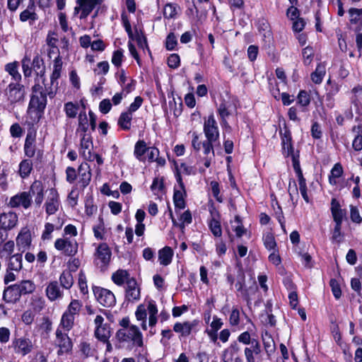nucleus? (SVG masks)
Listing matches in <instances>:
<instances>
[{"label":"nucleus","mask_w":362,"mask_h":362,"mask_svg":"<svg viewBox=\"0 0 362 362\" xmlns=\"http://www.w3.org/2000/svg\"><path fill=\"white\" fill-rule=\"evenodd\" d=\"M115 337L119 343L132 342L134 346L139 347L144 346L143 335L136 325H131L130 327L118 329Z\"/></svg>","instance_id":"nucleus-1"},{"label":"nucleus","mask_w":362,"mask_h":362,"mask_svg":"<svg viewBox=\"0 0 362 362\" xmlns=\"http://www.w3.org/2000/svg\"><path fill=\"white\" fill-rule=\"evenodd\" d=\"M8 100L13 104L24 100L25 86L21 83H10L5 90Z\"/></svg>","instance_id":"nucleus-2"},{"label":"nucleus","mask_w":362,"mask_h":362,"mask_svg":"<svg viewBox=\"0 0 362 362\" xmlns=\"http://www.w3.org/2000/svg\"><path fill=\"white\" fill-rule=\"evenodd\" d=\"M93 291L96 300L104 307L110 308L116 303L115 296L112 291L99 286H93Z\"/></svg>","instance_id":"nucleus-3"},{"label":"nucleus","mask_w":362,"mask_h":362,"mask_svg":"<svg viewBox=\"0 0 362 362\" xmlns=\"http://www.w3.org/2000/svg\"><path fill=\"white\" fill-rule=\"evenodd\" d=\"M55 346L59 347L57 351L58 356H62L64 354H69L73 349V343L67 334L62 332L59 329L56 330Z\"/></svg>","instance_id":"nucleus-4"},{"label":"nucleus","mask_w":362,"mask_h":362,"mask_svg":"<svg viewBox=\"0 0 362 362\" xmlns=\"http://www.w3.org/2000/svg\"><path fill=\"white\" fill-rule=\"evenodd\" d=\"M54 247L69 257L74 256L78 252V243L69 238H58L54 242Z\"/></svg>","instance_id":"nucleus-5"},{"label":"nucleus","mask_w":362,"mask_h":362,"mask_svg":"<svg viewBox=\"0 0 362 362\" xmlns=\"http://www.w3.org/2000/svg\"><path fill=\"white\" fill-rule=\"evenodd\" d=\"M204 133L206 140L215 142L218 140V127L213 114H211L207 118H204Z\"/></svg>","instance_id":"nucleus-6"},{"label":"nucleus","mask_w":362,"mask_h":362,"mask_svg":"<svg viewBox=\"0 0 362 362\" xmlns=\"http://www.w3.org/2000/svg\"><path fill=\"white\" fill-rule=\"evenodd\" d=\"M77 6L74 8V13H80V19L86 18L93 11L96 6L101 4V0H76Z\"/></svg>","instance_id":"nucleus-7"},{"label":"nucleus","mask_w":362,"mask_h":362,"mask_svg":"<svg viewBox=\"0 0 362 362\" xmlns=\"http://www.w3.org/2000/svg\"><path fill=\"white\" fill-rule=\"evenodd\" d=\"M95 256L96 257V264L100 268L105 267L110 262L112 252L108 245L105 243H100L95 251Z\"/></svg>","instance_id":"nucleus-8"},{"label":"nucleus","mask_w":362,"mask_h":362,"mask_svg":"<svg viewBox=\"0 0 362 362\" xmlns=\"http://www.w3.org/2000/svg\"><path fill=\"white\" fill-rule=\"evenodd\" d=\"M16 241L18 250L22 253L29 250L32 243L30 229L27 227L22 228L16 237Z\"/></svg>","instance_id":"nucleus-9"},{"label":"nucleus","mask_w":362,"mask_h":362,"mask_svg":"<svg viewBox=\"0 0 362 362\" xmlns=\"http://www.w3.org/2000/svg\"><path fill=\"white\" fill-rule=\"evenodd\" d=\"M32 202L31 197L24 191L11 197L8 205L12 208L22 206L27 209L31 206Z\"/></svg>","instance_id":"nucleus-10"},{"label":"nucleus","mask_w":362,"mask_h":362,"mask_svg":"<svg viewBox=\"0 0 362 362\" xmlns=\"http://www.w3.org/2000/svg\"><path fill=\"white\" fill-rule=\"evenodd\" d=\"M21 296L19 286L15 284L4 288L2 299L7 303L15 304L21 300Z\"/></svg>","instance_id":"nucleus-11"},{"label":"nucleus","mask_w":362,"mask_h":362,"mask_svg":"<svg viewBox=\"0 0 362 362\" xmlns=\"http://www.w3.org/2000/svg\"><path fill=\"white\" fill-rule=\"evenodd\" d=\"M12 345L15 353L23 356L30 353L33 348L31 340L25 337L15 339Z\"/></svg>","instance_id":"nucleus-12"},{"label":"nucleus","mask_w":362,"mask_h":362,"mask_svg":"<svg viewBox=\"0 0 362 362\" xmlns=\"http://www.w3.org/2000/svg\"><path fill=\"white\" fill-rule=\"evenodd\" d=\"M79 180L78 184L80 187L83 190L89 184L91 180L92 173L90 165L84 162L82 163L77 170Z\"/></svg>","instance_id":"nucleus-13"},{"label":"nucleus","mask_w":362,"mask_h":362,"mask_svg":"<svg viewBox=\"0 0 362 362\" xmlns=\"http://www.w3.org/2000/svg\"><path fill=\"white\" fill-rule=\"evenodd\" d=\"M36 5L34 0H29L27 8L21 12L19 19L21 22L29 21L30 25H33L39 17L36 13Z\"/></svg>","instance_id":"nucleus-14"},{"label":"nucleus","mask_w":362,"mask_h":362,"mask_svg":"<svg viewBox=\"0 0 362 362\" xmlns=\"http://www.w3.org/2000/svg\"><path fill=\"white\" fill-rule=\"evenodd\" d=\"M29 196L35 197L36 206H40L44 199V186L40 180H35L30 185L29 190L25 191Z\"/></svg>","instance_id":"nucleus-15"},{"label":"nucleus","mask_w":362,"mask_h":362,"mask_svg":"<svg viewBox=\"0 0 362 362\" xmlns=\"http://www.w3.org/2000/svg\"><path fill=\"white\" fill-rule=\"evenodd\" d=\"M45 211L48 215L54 214L59 209V198L57 191L52 188L50 189L49 195L45 202Z\"/></svg>","instance_id":"nucleus-16"},{"label":"nucleus","mask_w":362,"mask_h":362,"mask_svg":"<svg viewBox=\"0 0 362 362\" xmlns=\"http://www.w3.org/2000/svg\"><path fill=\"white\" fill-rule=\"evenodd\" d=\"M18 221V217L15 212L9 211L0 215V226L8 231L15 228Z\"/></svg>","instance_id":"nucleus-17"},{"label":"nucleus","mask_w":362,"mask_h":362,"mask_svg":"<svg viewBox=\"0 0 362 362\" xmlns=\"http://www.w3.org/2000/svg\"><path fill=\"white\" fill-rule=\"evenodd\" d=\"M125 298L128 301L138 300L140 298V288L134 278H131L127 281Z\"/></svg>","instance_id":"nucleus-18"},{"label":"nucleus","mask_w":362,"mask_h":362,"mask_svg":"<svg viewBox=\"0 0 362 362\" xmlns=\"http://www.w3.org/2000/svg\"><path fill=\"white\" fill-rule=\"evenodd\" d=\"M60 286H61L57 281H52L48 284L45 289V293L47 298L50 301H55L63 298L64 292Z\"/></svg>","instance_id":"nucleus-19"},{"label":"nucleus","mask_w":362,"mask_h":362,"mask_svg":"<svg viewBox=\"0 0 362 362\" xmlns=\"http://www.w3.org/2000/svg\"><path fill=\"white\" fill-rule=\"evenodd\" d=\"M281 143L284 154L286 156H293L296 155L294 153V148L292 145V137L289 130H285L284 133L281 134Z\"/></svg>","instance_id":"nucleus-20"},{"label":"nucleus","mask_w":362,"mask_h":362,"mask_svg":"<svg viewBox=\"0 0 362 362\" xmlns=\"http://www.w3.org/2000/svg\"><path fill=\"white\" fill-rule=\"evenodd\" d=\"M93 148V142L90 136H82L81 139V155L86 160H93V154L91 150Z\"/></svg>","instance_id":"nucleus-21"},{"label":"nucleus","mask_w":362,"mask_h":362,"mask_svg":"<svg viewBox=\"0 0 362 362\" xmlns=\"http://www.w3.org/2000/svg\"><path fill=\"white\" fill-rule=\"evenodd\" d=\"M197 325L198 321L197 320L192 322L186 321L183 323L176 322L173 326V330L177 333L181 334L182 337H187L191 334L193 327Z\"/></svg>","instance_id":"nucleus-22"},{"label":"nucleus","mask_w":362,"mask_h":362,"mask_svg":"<svg viewBox=\"0 0 362 362\" xmlns=\"http://www.w3.org/2000/svg\"><path fill=\"white\" fill-rule=\"evenodd\" d=\"M32 68L37 77L42 78V82L44 83L45 81V65L42 58L37 54L33 59Z\"/></svg>","instance_id":"nucleus-23"},{"label":"nucleus","mask_w":362,"mask_h":362,"mask_svg":"<svg viewBox=\"0 0 362 362\" xmlns=\"http://www.w3.org/2000/svg\"><path fill=\"white\" fill-rule=\"evenodd\" d=\"M211 218L209 223V227L215 237H221L222 235V228L219 219L220 214L218 211H210Z\"/></svg>","instance_id":"nucleus-24"},{"label":"nucleus","mask_w":362,"mask_h":362,"mask_svg":"<svg viewBox=\"0 0 362 362\" xmlns=\"http://www.w3.org/2000/svg\"><path fill=\"white\" fill-rule=\"evenodd\" d=\"M44 112H45L43 111L33 109V107L28 106L27 110L26 123L29 126H34L35 124H37L42 119Z\"/></svg>","instance_id":"nucleus-25"},{"label":"nucleus","mask_w":362,"mask_h":362,"mask_svg":"<svg viewBox=\"0 0 362 362\" xmlns=\"http://www.w3.org/2000/svg\"><path fill=\"white\" fill-rule=\"evenodd\" d=\"M47 103V95H31L30 100L28 104L29 107L33 109L40 110L45 112Z\"/></svg>","instance_id":"nucleus-26"},{"label":"nucleus","mask_w":362,"mask_h":362,"mask_svg":"<svg viewBox=\"0 0 362 362\" xmlns=\"http://www.w3.org/2000/svg\"><path fill=\"white\" fill-rule=\"evenodd\" d=\"M6 268L9 270H14L16 272H19L23 268L22 253H16L9 256Z\"/></svg>","instance_id":"nucleus-27"},{"label":"nucleus","mask_w":362,"mask_h":362,"mask_svg":"<svg viewBox=\"0 0 362 362\" xmlns=\"http://www.w3.org/2000/svg\"><path fill=\"white\" fill-rule=\"evenodd\" d=\"M62 64H63V62H62V57L59 55L54 60L53 71L50 76L51 85L54 86L55 84L57 88L58 86L57 80L61 76Z\"/></svg>","instance_id":"nucleus-28"},{"label":"nucleus","mask_w":362,"mask_h":362,"mask_svg":"<svg viewBox=\"0 0 362 362\" xmlns=\"http://www.w3.org/2000/svg\"><path fill=\"white\" fill-rule=\"evenodd\" d=\"M261 353V345L259 341H254L250 347H245L244 350L247 362H255V355Z\"/></svg>","instance_id":"nucleus-29"},{"label":"nucleus","mask_w":362,"mask_h":362,"mask_svg":"<svg viewBox=\"0 0 362 362\" xmlns=\"http://www.w3.org/2000/svg\"><path fill=\"white\" fill-rule=\"evenodd\" d=\"M35 136L33 135L31 133H28L26 136L25 144H24V151L26 156L29 158H32L35 156Z\"/></svg>","instance_id":"nucleus-30"},{"label":"nucleus","mask_w":362,"mask_h":362,"mask_svg":"<svg viewBox=\"0 0 362 362\" xmlns=\"http://www.w3.org/2000/svg\"><path fill=\"white\" fill-rule=\"evenodd\" d=\"M173 255V250L168 246L164 247L158 251V260L160 264L164 266L170 264L172 262Z\"/></svg>","instance_id":"nucleus-31"},{"label":"nucleus","mask_w":362,"mask_h":362,"mask_svg":"<svg viewBox=\"0 0 362 362\" xmlns=\"http://www.w3.org/2000/svg\"><path fill=\"white\" fill-rule=\"evenodd\" d=\"M148 151L146 143L144 140H139L135 144L134 154L139 161H144V154Z\"/></svg>","instance_id":"nucleus-32"},{"label":"nucleus","mask_w":362,"mask_h":362,"mask_svg":"<svg viewBox=\"0 0 362 362\" xmlns=\"http://www.w3.org/2000/svg\"><path fill=\"white\" fill-rule=\"evenodd\" d=\"M5 70L12 77V79L15 81L14 83H21L22 76L18 71V62H13L7 64L5 66Z\"/></svg>","instance_id":"nucleus-33"},{"label":"nucleus","mask_w":362,"mask_h":362,"mask_svg":"<svg viewBox=\"0 0 362 362\" xmlns=\"http://www.w3.org/2000/svg\"><path fill=\"white\" fill-rule=\"evenodd\" d=\"M326 74L325 65L322 63H320L317 65L315 71L311 74V80L315 84H320L322 83L323 78Z\"/></svg>","instance_id":"nucleus-34"},{"label":"nucleus","mask_w":362,"mask_h":362,"mask_svg":"<svg viewBox=\"0 0 362 362\" xmlns=\"http://www.w3.org/2000/svg\"><path fill=\"white\" fill-rule=\"evenodd\" d=\"M130 279L129 272L124 269H119L112 275V281L117 286H122Z\"/></svg>","instance_id":"nucleus-35"},{"label":"nucleus","mask_w":362,"mask_h":362,"mask_svg":"<svg viewBox=\"0 0 362 362\" xmlns=\"http://www.w3.org/2000/svg\"><path fill=\"white\" fill-rule=\"evenodd\" d=\"M95 336L100 341H107L111 336L110 325L105 324L102 327H96Z\"/></svg>","instance_id":"nucleus-36"},{"label":"nucleus","mask_w":362,"mask_h":362,"mask_svg":"<svg viewBox=\"0 0 362 362\" xmlns=\"http://www.w3.org/2000/svg\"><path fill=\"white\" fill-rule=\"evenodd\" d=\"M132 115L129 112H122L117 122L118 126L123 130H129L131 129V122Z\"/></svg>","instance_id":"nucleus-37"},{"label":"nucleus","mask_w":362,"mask_h":362,"mask_svg":"<svg viewBox=\"0 0 362 362\" xmlns=\"http://www.w3.org/2000/svg\"><path fill=\"white\" fill-rule=\"evenodd\" d=\"M60 286L64 289H70L74 284V278L70 271H64L59 276Z\"/></svg>","instance_id":"nucleus-38"},{"label":"nucleus","mask_w":362,"mask_h":362,"mask_svg":"<svg viewBox=\"0 0 362 362\" xmlns=\"http://www.w3.org/2000/svg\"><path fill=\"white\" fill-rule=\"evenodd\" d=\"M75 318V316L65 311L62 316L60 325H62L65 330L69 332L74 327Z\"/></svg>","instance_id":"nucleus-39"},{"label":"nucleus","mask_w":362,"mask_h":362,"mask_svg":"<svg viewBox=\"0 0 362 362\" xmlns=\"http://www.w3.org/2000/svg\"><path fill=\"white\" fill-rule=\"evenodd\" d=\"M262 341L265 351L268 356H270L275 351V343L272 335L266 332L262 335Z\"/></svg>","instance_id":"nucleus-40"},{"label":"nucleus","mask_w":362,"mask_h":362,"mask_svg":"<svg viewBox=\"0 0 362 362\" xmlns=\"http://www.w3.org/2000/svg\"><path fill=\"white\" fill-rule=\"evenodd\" d=\"M18 285L22 296L33 293L35 290V285L30 280H23Z\"/></svg>","instance_id":"nucleus-41"},{"label":"nucleus","mask_w":362,"mask_h":362,"mask_svg":"<svg viewBox=\"0 0 362 362\" xmlns=\"http://www.w3.org/2000/svg\"><path fill=\"white\" fill-rule=\"evenodd\" d=\"M135 315H136V320L138 321H141V326L142 329L144 330H146V329H147V325H146L147 313H146V308L143 304H141L137 307V309L135 312Z\"/></svg>","instance_id":"nucleus-42"},{"label":"nucleus","mask_w":362,"mask_h":362,"mask_svg":"<svg viewBox=\"0 0 362 362\" xmlns=\"http://www.w3.org/2000/svg\"><path fill=\"white\" fill-rule=\"evenodd\" d=\"M33 170V163L31 160L25 159L19 164V174L22 178H25L31 173Z\"/></svg>","instance_id":"nucleus-43"},{"label":"nucleus","mask_w":362,"mask_h":362,"mask_svg":"<svg viewBox=\"0 0 362 362\" xmlns=\"http://www.w3.org/2000/svg\"><path fill=\"white\" fill-rule=\"evenodd\" d=\"M78 348L83 358L93 356L95 352V350L91 347L90 344L85 341H81Z\"/></svg>","instance_id":"nucleus-44"},{"label":"nucleus","mask_w":362,"mask_h":362,"mask_svg":"<svg viewBox=\"0 0 362 362\" xmlns=\"http://www.w3.org/2000/svg\"><path fill=\"white\" fill-rule=\"evenodd\" d=\"M78 105L72 102H68L64 104V112L69 118H75L78 110Z\"/></svg>","instance_id":"nucleus-45"},{"label":"nucleus","mask_w":362,"mask_h":362,"mask_svg":"<svg viewBox=\"0 0 362 362\" xmlns=\"http://www.w3.org/2000/svg\"><path fill=\"white\" fill-rule=\"evenodd\" d=\"M82 303L78 300H72L69 305H68L66 310H65L69 314L73 315L74 316H76L79 315V313L81 310Z\"/></svg>","instance_id":"nucleus-46"},{"label":"nucleus","mask_w":362,"mask_h":362,"mask_svg":"<svg viewBox=\"0 0 362 362\" xmlns=\"http://www.w3.org/2000/svg\"><path fill=\"white\" fill-rule=\"evenodd\" d=\"M177 5L176 4L169 3L165 4L163 8L164 18L168 19L175 18L177 14Z\"/></svg>","instance_id":"nucleus-47"},{"label":"nucleus","mask_w":362,"mask_h":362,"mask_svg":"<svg viewBox=\"0 0 362 362\" xmlns=\"http://www.w3.org/2000/svg\"><path fill=\"white\" fill-rule=\"evenodd\" d=\"M297 103L302 107H307L310 103V96L308 92L304 90L299 91L297 95Z\"/></svg>","instance_id":"nucleus-48"},{"label":"nucleus","mask_w":362,"mask_h":362,"mask_svg":"<svg viewBox=\"0 0 362 362\" xmlns=\"http://www.w3.org/2000/svg\"><path fill=\"white\" fill-rule=\"evenodd\" d=\"M173 202L175 208L183 209L185 207V202L183 197V194L181 191L175 189L173 194Z\"/></svg>","instance_id":"nucleus-49"},{"label":"nucleus","mask_w":362,"mask_h":362,"mask_svg":"<svg viewBox=\"0 0 362 362\" xmlns=\"http://www.w3.org/2000/svg\"><path fill=\"white\" fill-rule=\"evenodd\" d=\"M245 285V275L242 269H239L238 271V281L235 284V288L238 291H240L244 296H247V291L244 290L243 287Z\"/></svg>","instance_id":"nucleus-50"},{"label":"nucleus","mask_w":362,"mask_h":362,"mask_svg":"<svg viewBox=\"0 0 362 362\" xmlns=\"http://www.w3.org/2000/svg\"><path fill=\"white\" fill-rule=\"evenodd\" d=\"M343 173L342 165L339 163L334 164L331 170V175L329 177V182L331 184H336V181H332V179L340 177L343 175Z\"/></svg>","instance_id":"nucleus-51"},{"label":"nucleus","mask_w":362,"mask_h":362,"mask_svg":"<svg viewBox=\"0 0 362 362\" xmlns=\"http://www.w3.org/2000/svg\"><path fill=\"white\" fill-rule=\"evenodd\" d=\"M263 241H264V245L267 250H275L276 247V243L274 236L272 233H268L265 235H264Z\"/></svg>","instance_id":"nucleus-52"},{"label":"nucleus","mask_w":362,"mask_h":362,"mask_svg":"<svg viewBox=\"0 0 362 362\" xmlns=\"http://www.w3.org/2000/svg\"><path fill=\"white\" fill-rule=\"evenodd\" d=\"M304 64L308 66L311 64L313 57L314 50L312 47L308 46L303 49L302 52Z\"/></svg>","instance_id":"nucleus-53"},{"label":"nucleus","mask_w":362,"mask_h":362,"mask_svg":"<svg viewBox=\"0 0 362 362\" xmlns=\"http://www.w3.org/2000/svg\"><path fill=\"white\" fill-rule=\"evenodd\" d=\"M230 105L223 100L218 107V113L220 115L221 119L226 118L231 115L229 110Z\"/></svg>","instance_id":"nucleus-54"},{"label":"nucleus","mask_w":362,"mask_h":362,"mask_svg":"<svg viewBox=\"0 0 362 362\" xmlns=\"http://www.w3.org/2000/svg\"><path fill=\"white\" fill-rule=\"evenodd\" d=\"M22 69L25 78L30 77L32 74L33 68L30 66V59L27 56H25L22 61Z\"/></svg>","instance_id":"nucleus-55"},{"label":"nucleus","mask_w":362,"mask_h":362,"mask_svg":"<svg viewBox=\"0 0 362 362\" xmlns=\"http://www.w3.org/2000/svg\"><path fill=\"white\" fill-rule=\"evenodd\" d=\"M177 45V37L174 33H170L165 40V48L173 50Z\"/></svg>","instance_id":"nucleus-56"},{"label":"nucleus","mask_w":362,"mask_h":362,"mask_svg":"<svg viewBox=\"0 0 362 362\" xmlns=\"http://www.w3.org/2000/svg\"><path fill=\"white\" fill-rule=\"evenodd\" d=\"M238 341L245 345H252L254 341H258L255 339H252L251 335L248 332H244L238 337Z\"/></svg>","instance_id":"nucleus-57"},{"label":"nucleus","mask_w":362,"mask_h":362,"mask_svg":"<svg viewBox=\"0 0 362 362\" xmlns=\"http://www.w3.org/2000/svg\"><path fill=\"white\" fill-rule=\"evenodd\" d=\"M329 286L332 288V293L336 299H339L341 296V290L338 281L332 279L329 281Z\"/></svg>","instance_id":"nucleus-58"},{"label":"nucleus","mask_w":362,"mask_h":362,"mask_svg":"<svg viewBox=\"0 0 362 362\" xmlns=\"http://www.w3.org/2000/svg\"><path fill=\"white\" fill-rule=\"evenodd\" d=\"M210 186L213 196L217 202L221 203L223 202V198L220 194V187L218 182L216 181H211L210 182Z\"/></svg>","instance_id":"nucleus-59"},{"label":"nucleus","mask_w":362,"mask_h":362,"mask_svg":"<svg viewBox=\"0 0 362 362\" xmlns=\"http://www.w3.org/2000/svg\"><path fill=\"white\" fill-rule=\"evenodd\" d=\"M168 65L171 69H177L180 65V58L177 54H171L167 60Z\"/></svg>","instance_id":"nucleus-60"},{"label":"nucleus","mask_w":362,"mask_h":362,"mask_svg":"<svg viewBox=\"0 0 362 362\" xmlns=\"http://www.w3.org/2000/svg\"><path fill=\"white\" fill-rule=\"evenodd\" d=\"M229 322L231 326H237L240 323V311L237 308H233L230 317Z\"/></svg>","instance_id":"nucleus-61"},{"label":"nucleus","mask_w":362,"mask_h":362,"mask_svg":"<svg viewBox=\"0 0 362 362\" xmlns=\"http://www.w3.org/2000/svg\"><path fill=\"white\" fill-rule=\"evenodd\" d=\"M351 19L350 22L356 24L359 21V16L362 15V8H351L349 10Z\"/></svg>","instance_id":"nucleus-62"},{"label":"nucleus","mask_w":362,"mask_h":362,"mask_svg":"<svg viewBox=\"0 0 362 362\" xmlns=\"http://www.w3.org/2000/svg\"><path fill=\"white\" fill-rule=\"evenodd\" d=\"M78 173L73 167H67L66 169V180L70 183H74L77 178Z\"/></svg>","instance_id":"nucleus-63"},{"label":"nucleus","mask_w":362,"mask_h":362,"mask_svg":"<svg viewBox=\"0 0 362 362\" xmlns=\"http://www.w3.org/2000/svg\"><path fill=\"white\" fill-rule=\"evenodd\" d=\"M350 218L356 223H361L362 222V218L360 216L358 208L353 205L350 206Z\"/></svg>","instance_id":"nucleus-64"}]
</instances>
